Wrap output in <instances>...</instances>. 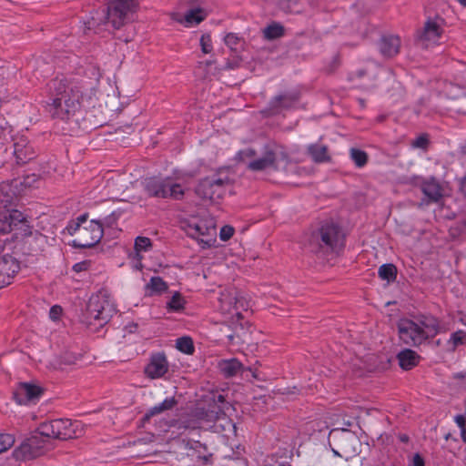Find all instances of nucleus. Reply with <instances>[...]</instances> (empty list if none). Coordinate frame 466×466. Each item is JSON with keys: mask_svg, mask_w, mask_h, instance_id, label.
Instances as JSON below:
<instances>
[{"mask_svg": "<svg viewBox=\"0 0 466 466\" xmlns=\"http://www.w3.org/2000/svg\"><path fill=\"white\" fill-rule=\"evenodd\" d=\"M116 306L110 295L100 290L93 294L86 304V322L91 324V320H98L100 325L106 323L116 313Z\"/></svg>", "mask_w": 466, "mask_h": 466, "instance_id": "0eeeda50", "label": "nucleus"}, {"mask_svg": "<svg viewBox=\"0 0 466 466\" xmlns=\"http://www.w3.org/2000/svg\"><path fill=\"white\" fill-rule=\"evenodd\" d=\"M40 434L48 438L67 440L82 434V423L69 419H56L43 422L38 427Z\"/></svg>", "mask_w": 466, "mask_h": 466, "instance_id": "6e6552de", "label": "nucleus"}, {"mask_svg": "<svg viewBox=\"0 0 466 466\" xmlns=\"http://www.w3.org/2000/svg\"><path fill=\"white\" fill-rule=\"evenodd\" d=\"M443 32V19L438 16L430 18L419 35V41L426 48L440 45Z\"/></svg>", "mask_w": 466, "mask_h": 466, "instance_id": "4468645a", "label": "nucleus"}, {"mask_svg": "<svg viewBox=\"0 0 466 466\" xmlns=\"http://www.w3.org/2000/svg\"><path fill=\"white\" fill-rule=\"evenodd\" d=\"M175 404H176L175 399L173 397H167L162 402L150 408L147 413V417L154 416V415L158 414L164 410L172 409L175 406Z\"/></svg>", "mask_w": 466, "mask_h": 466, "instance_id": "c756f323", "label": "nucleus"}, {"mask_svg": "<svg viewBox=\"0 0 466 466\" xmlns=\"http://www.w3.org/2000/svg\"><path fill=\"white\" fill-rule=\"evenodd\" d=\"M400 339L408 345H420L439 332L438 320L431 316H423L418 320L402 319L398 324Z\"/></svg>", "mask_w": 466, "mask_h": 466, "instance_id": "f03ea898", "label": "nucleus"}, {"mask_svg": "<svg viewBox=\"0 0 466 466\" xmlns=\"http://www.w3.org/2000/svg\"><path fill=\"white\" fill-rule=\"evenodd\" d=\"M72 363H74V360L71 359L65 362V364H72Z\"/></svg>", "mask_w": 466, "mask_h": 466, "instance_id": "4d7b16f0", "label": "nucleus"}, {"mask_svg": "<svg viewBox=\"0 0 466 466\" xmlns=\"http://www.w3.org/2000/svg\"><path fill=\"white\" fill-rule=\"evenodd\" d=\"M461 5L466 6V0H457Z\"/></svg>", "mask_w": 466, "mask_h": 466, "instance_id": "6e6d98bb", "label": "nucleus"}, {"mask_svg": "<svg viewBox=\"0 0 466 466\" xmlns=\"http://www.w3.org/2000/svg\"><path fill=\"white\" fill-rule=\"evenodd\" d=\"M200 47L204 54H209L213 50L212 40L209 34H203L200 37Z\"/></svg>", "mask_w": 466, "mask_h": 466, "instance_id": "ea45409f", "label": "nucleus"}, {"mask_svg": "<svg viewBox=\"0 0 466 466\" xmlns=\"http://www.w3.org/2000/svg\"><path fill=\"white\" fill-rule=\"evenodd\" d=\"M284 27L279 23H272L263 30V35L266 39L272 40L283 35Z\"/></svg>", "mask_w": 466, "mask_h": 466, "instance_id": "473e14b6", "label": "nucleus"}, {"mask_svg": "<svg viewBox=\"0 0 466 466\" xmlns=\"http://www.w3.org/2000/svg\"><path fill=\"white\" fill-rule=\"evenodd\" d=\"M239 160L247 164L251 171L275 170L278 168V154L275 148L269 145L263 147L258 154L252 148H246L238 153Z\"/></svg>", "mask_w": 466, "mask_h": 466, "instance_id": "423d86ee", "label": "nucleus"}, {"mask_svg": "<svg viewBox=\"0 0 466 466\" xmlns=\"http://www.w3.org/2000/svg\"><path fill=\"white\" fill-rule=\"evenodd\" d=\"M380 75H387V76H390V72L382 68L380 69Z\"/></svg>", "mask_w": 466, "mask_h": 466, "instance_id": "603ef678", "label": "nucleus"}, {"mask_svg": "<svg viewBox=\"0 0 466 466\" xmlns=\"http://www.w3.org/2000/svg\"><path fill=\"white\" fill-rule=\"evenodd\" d=\"M428 142V137L425 135H420L412 141L411 146L414 148L425 149Z\"/></svg>", "mask_w": 466, "mask_h": 466, "instance_id": "a18cd8bd", "label": "nucleus"}, {"mask_svg": "<svg viewBox=\"0 0 466 466\" xmlns=\"http://www.w3.org/2000/svg\"><path fill=\"white\" fill-rule=\"evenodd\" d=\"M15 443V437L9 433H0V453L6 451Z\"/></svg>", "mask_w": 466, "mask_h": 466, "instance_id": "58836bf2", "label": "nucleus"}, {"mask_svg": "<svg viewBox=\"0 0 466 466\" xmlns=\"http://www.w3.org/2000/svg\"><path fill=\"white\" fill-rule=\"evenodd\" d=\"M13 233L15 240H24L34 235L28 218L17 209L0 212V234Z\"/></svg>", "mask_w": 466, "mask_h": 466, "instance_id": "39448f33", "label": "nucleus"}, {"mask_svg": "<svg viewBox=\"0 0 466 466\" xmlns=\"http://www.w3.org/2000/svg\"><path fill=\"white\" fill-rule=\"evenodd\" d=\"M308 152L315 162H325L329 159L325 146L311 144L308 147Z\"/></svg>", "mask_w": 466, "mask_h": 466, "instance_id": "bb28decb", "label": "nucleus"}, {"mask_svg": "<svg viewBox=\"0 0 466 466\" xmlns=\"http://www.w3.org/2000/svg\"><path fill=\"white\" fill-rule=\"evenodd\" d=\"M168 370V362L164 353H156L150 357L145 367V374L154 380L163 377Z\"/></svg>", "mask_w": 466, "mask_h": 466, "instance_id": "a211bd4d", "label": "nucleus"}, {"mask_svg": "<svg viewBox=\"0 0 466 466\" xmlns=\"http://www.w3.org/2000/svg\"><path fill=\"white\" fill-rule=\"evenodd\" d=\"M183 228L190 238L197 239L203 248H210L217 242L216 221L210 215L192 218L184 223Z\"/></svg>", "mask_w": 466, "mask_h": 466, "instance_id": "20e7f679", "label": "nucleus"}, {"mask_svg": "<svg viewBox=\"0 0 466 466\" xmlns=\"http://www.w3.org/2000/svg\"><path fill=\"white\" fill-rule=\"evenodd\" d=\"M248 370H249V371H251V372H252V376H253V378H255V379H258V376L257 375V373H256L255 371H252V370H251L250 368H249Z\"/></svg>", "mask_w": 466, "mask_h": 466, "instance_id": "5fc2aeb1", "label": "nucleus"}, {"mask_svg": "<svg viewBox=\"0 0 466 466\" xmlns=\"http://www.w3.org/2000/svg\"><path fill=\"white\" fill-rule=\"evenodd\" d=\"M464 225L466 226V220L464 221Z\"/></svg>", "mask_w": 466, "mask_h": 466, "instance_id": "e2e57ef3", "label": "nucleus"}, {"mask_svg": "<svg viewBox=\"0 0 466 466\" xmlns=\"http://www.w3.org/2000/svg\"><path fill=\"white\" fill-rule=\"evenodd\" d=\"M43 389L34 382H21L14 390V399L19 405H31L39 400Z\"/></svg>", "mask_w": 466, "mask_h": 466, "instance_id": "dca6fc26", "label": "nucleus"}, {"mask_svg": "<svg viewBox=\"0 0 466 466\" xmlns=\"http://www.w3.org/2000/svg\"><path fill=\"white\" fill-rule=\"evenodd\" d=\"M185 429H188V428H201V427H204L203 425V422L202 421H198V423L194 424V425H190V424H185L183 426Z\"/></svg>", "mask_w": 466, "mask_h": 466, "instance_id": "8fccbe9b", "label": "nucleus"}, {"mask_svg": "<svg viewBox=\"0 0 466 466\" xmlns=\"http://www.w3.org/2000/svg\"><path fill=\"white\" fill-rule=\"evenodd\" d=\"M142 256H136L134 258L132 268L136 270H141L143 268V264L141 262Z\"/></svg>", "mask_w": 466, "mask_h": 466, "instance_id": "09e8293b", "label": "nucleus"}, {"mask_svg": "<svg viewBox=\"0 0 466 466\" xmlns=\"http://www.w3.org/2000/svg\"><path fill=\"white\" fill-rule=\"evenodd\" d=\"M400 46V40L399 36H383L380 41V51L382 56L391 57L399 52Z\"/></svg>", "mask_w": 466, "mask_h": 466, "instance_id": "4be33fe9", "label": "nucleus"}, {"mask_svg": "<svg viewBox=\"0 0 466 466\" xmlns=\"http://www.w3.org/2000/svg\"><path fill=\"white\" fill-rule=\"evenodd\" d=\"M454 421L457 426L460 428L461 437L465 441H466V419L462 414H458L454 417Z\"/></svg>", "mask_w": 466, "mask_h": 466, "instance_id": "a19ab883", "label": "nucleus"}, {"mask_svg": "<svg viewBox=\"0 0 466 466\" xmlns=\"http://www.w3.org/2000/svg\"><path fill=\"white\" fill-rule=\"evenodd\" d=\"M9 198H10V197L8 196L6 198L1 199V201L2 202H9Z\"/></svg>", "mask_w": 466, "mask_h": 466, "instance_id": "13d9d810", "label": "nucleus"}, {"mask_svg": "<svg viewBox=\"0 0 466 466\" xmlns=\"http://www.w3.org/2000/svg\"><path fill=\"white\" fill-rule=\"evenodd\" d=\"M207 419L205 421H213L212 425H208L214 432L223 433L227 435L228 433L236 434L237 427L236 424L226 416L223 412H214L211 411L206 415Z\"/></svg>", "mask_w": 466, "mask_h": 466, "instance_id": "f3484780", "label": "nucleus"}, {"mask_svg": "<svg viewBox=\"0 0 466 466\" xmlns=\"http://www.w3.org/2000/svg\"><path fill=\"white\" fill-rule=\"evenodd\" d=\"M411 464L412 466H425L424 459L419 453H415Z\"/></svg>", "mask_w": 466, "mask_h": 466, "instance_id": "de8ad7c7", "label": "nucleus"}, {"mask_svg": "<svg viewBox=\"0 0 466 466\" xmlns=\"http://www.w3.org/2000/svg\"><path fill=\"white\" fill-rule=\"evenodd\" d=\"M57 368L58 369H63V363L62 362L58 363Z\"/></svg>", "mask_w": 466, "mask_h": 466, "instance_id": "052dcab7", "label": "nucleus"}, {"mask_svg": "<svg viewBox=\"0 0 466 466\" xmlns=\"http://www.w3.org/2000/svg\"><path fill=\"white\" fill-rule=\"evenodd\" d=\"M0 140H2L1 143H4L11 137V127L7 122L2 120L0 121Z\"/></svg>", "mask_w": 466, "mask_h": 466, "instance_id": "79ce46f5", "label": "nucleus"}, {"mask_svg": "<svg viewBox=\"0 0 466 466\" xmlns=\"http://www.w3.org/2000/svg\"><path fill=\"white\" fill-rule=\"evenodd\" d=\"M350 157L359 167H363L367 162V154L358 148H351Z\"/></svg>", "mask_w": 466, "mask_h": 466, "instance_id": "c9c22d12", "label": "nucleus"}, {"mask_svg": "<svg viewBox=\"0 0 466 466\" xmlns=\"http://www.w3.org/2000/svg\"><path fill=\"white\" fill-rule=\"evenodd\" d=\"M461 184L462 189L466 191V174H465V177L462 178Z\"/></svg>", "mask_w": 466, "mask_h": 466, "instance_id": "3c124183", "label": "nucleus"}, {"mask_svg": "<svg viewBox=\"0 0 466 466\" xmlns=\"http://www.w3.org/2000/svg\"><path fill=\"white\" fill-rule=\"evenodd\" d=\"M296 102V97L289 96L288 95H282L275 97L271 101V106L273 109L279 111L280 108H289Z\"/></svg>", "mask_w": 466, "mask_h": 466, "instance_id": "7c9ffc66", "label": "nucleus"}, {"mask_svg": "<svg viewBox=\"0 0 466 466\" xmlns=\"http://www.w3.org/2000/svg\"><path fill=\"white\" fill-rule=\"evenodd\" d=\"M46 444V440L39 430L30 437L25 439L17 448L14 451V456L16 460L27 461L40 456L44 452Z\"/></svg>", "mask_w": 466, "mask_h": 466, "instance_id": "f8f14e48", "label": "nucleus"}, {"mask_svg": "<svg viewBox=\"0 0 466 466\" xmlns=\"http://www.w3.org/2000/svg\"><path fill=\"white\" fill-rule=\"evenodd\" d=\"M207 15L205 9L196 7L187 10L184 15L177 12L172 13L171 18L186 27H191L201 23Z\"/></svg>", "mask_w": 466, "mask_h": 466, "instance_id": "6ab92c4d", "label": "nucleus"}, {"mask_svg": "<svg viewBox=\"0 0 466 466\" xmlns=\"http://www.w3.org/2000/svg\"><path fill=\"white\" fill-rule=\"evenodd\" d=\"M7 187H8V185H7V184H3V185H1V186H0V190H1V191H4V190H5V188H6Z\"/></svg>", "mask_w": 466, "mask_h": 466, "instance_id": "864d4df0", "label": "nucleus"}, {"mask_svg": "<svg viewBox=\"0 0 466 466\" xmlns=\"http://www.w3.org/2000/svg\"><path fill=\"white\" fill-rule=\"evenodd\" d=\"M151 240L147 237H137L135 239V252L136 256H141V252H146L151 248Z\"/></svg>", "mask_w": 466, "mask_h": 466, "instance_id": "f704fd0d", "label": "nucleus"}, {"mask_svg": "<svg viewBox=\"0 0 466 466\" xmlns=\"http://www.w3.org/2000/svg\"><path fill=\"white\" fill-rule=\"evenodd\" d=\"M421 190L431 201L438 202L442 198L441 186L433 177L422 182Z\"/></svg>", "mask_w": 466, "mask_h": 466, "instance_id": "5701e85b", "label": "nucleus"}, {"mask_svg": "<svg viewBox=\"0 0 466 466\" xmlns=\"http://www.w3.org/2000/svg\"><path fill=\"white\" fill-rule=\"evenodd\" d=\"M234 234V228L231 226L226 225L220 228L219 238L222 241L228 240Z\"/></svg>", "mask_w": 466, "mask_h": 466, "instance_id": "c03bdc74", "label": "nucleus"}, {"mask_svg": "<svg viewBox=\"0 0 466 466\" xmlns=\"http://www.w3.org/2000/svg\"><path fill=\"white\" fill-rule=\"evenodd\" d=\"M342 432H344V433H346L347 435H350V437L353 438V436H351L348 431H346V430H342Z\"/></svg>", "mask_w": 466, "mask_h": 466, "instance_id": "bf43d9fd", "label": "nucleus"}, {"mask_svg": "<svg viewBox=\"0 0 466 466\" xmlns=\"http://www.w3.org/2000/svg\"><path fill=\"white\" fill-rule=\"evenodd\" d=\"M180 447L187 451V455L191 456L195 455L196 453L200 454L202 451L206 450L205 445H203L199 441L190 439H182Z\"/></svg>", "mask_w": 466, "mask_h": 466, "instance_id": "cd10ccee", "label": "nucleus"}, {"mask_svg": "<svg viewBox=\"0 0 466 466\" xmlns=\"http://www.w3.org/2000/svg\"><path fill=\"white\" fill-rule=\"evenodd\" d=\"M279 466H291V465H289V464H279Z\"/></svg>", "mask_w": 466, "mask_h": 466, "instance_id": "680f3d73", "label": "nucleus"}, {"mask_svg": "<svg viewBox=\"0 0 466 466\" xmlns=\"http://www.w3.org/2000/svg\"><path fill=\"white\" fill-rule=\"evenodd\" d=\"M224 42L231 50H237L242 44L241 38L234 33L227 34Z\"/></svg>", "mask_w": 466, "mask_h": 466, "instance_id": "4c0bfd02", "label": "nucleus"}, {"mask_svg": "<svg viewBox=\"0 0 466 466\" xmlns=\"http://www.w3.org/2000/svg\"><path fill=\"white\" fill-rule=\"evenodd\" d=\"M48 101L46 108L49 114L62 120L69 119L80 108L83 101L81 88L64 77H56L47 84Z\"/></svg>", "mask_w": 466, "mask_h": 466, "instance_id": "f257e3e1", "label": "nucleus"}, {"mask_svg": "<svg viewBox=\"0 0 466 466\" xmlns=\"http://www.w3.org/2000/svg\"><path fill=\"white\" fill-rule=\"evenodd\" d=\"M399 364L403 370H410L419 363L420 356L412 350L406 349L397 355Z\"/></svg>", "mask_w": 466, "mask_h": 466, "instance_id": "b1692460", "label": "nucleus"}, {"mask_svg": "<svg viewBox=\"0 0 466 466\" xmlns=\"http://www.w3.org/2000/svg\"><path fill=\"white\" fill-rule=\"evenodd\" d=\"M176 347L182 353L188 355L193 354L195 350L193 340L187 336L178 338L176 342Z\"/></svg>", "mask_w": 466, "mask_h": 466, "instance_id": "72a5a7b5", "label": "nucleus"}, {"mask_svg": "<svg viewBox=\"0 0 466 466\" xmlns=\"http://www.w3.org/2000/svg\"><path fill=\"white\" fill-rule=\"evenodd\" d=\"M14 155L18 164H24L32 159L35 153L27 139L21 137L14 142Z\"/></svg>", "mask_w": 466, "mask_h": 466, "instance_id": "aec40b11", "label": "nucleus"}, {"mask_svg": "<svg viewBox=\"0 0 466 466\" xmlns=\"http://www.w3.org/2000/svg\"><path fill=\"white\" fill-rule=\"evenodd\" d=\"M143 184L146 192L151 197L180 199L184 196L182 186L170 177H149L145 178Z\"/></svg>", "mask_w": 466, "mask_h": 466, "instance_id": "1a4fd4ad", "label": "nucleus"}, {"mask_svg": "<svg viewBox=\"0 0 466 466\" xmlns=\"http://www.w3.org/2000/svg\"><path fill=\"white\" fill-rule=\"evenodd\" d=\"M228 185V177L214 175L200 180L196 187V194L203 199L216 201L225 195Z\"/></svg>", "mask_w": 466, "mask_h": 466, "instance_id": "9d476101", "label": "nucleus"}, {"mask_svg": "<svg viewBox=\"0 0 466 466\" xmlns=\"http://www.w3.org/2000/svg\"><path fill=\"white\" fill-rule=\"evenodd\" d=\"M138 0H112L107 6L108 22L114 28H120L129 14L135 12Z\"/></svg>", "mask_w": 466, "mask_h": 466, "instance_id": "9b49d317", "label": "nucleus"}, {"mask_svg": "<svg viewBox=\"0 0 466 466\" xmlns=\"http://www.w3.org/2000/svg\"><path fill=\"white\" fill-rule=\"evenodd\" d=\"M217 367L225 378L238 375L243 369V364L236 358L222 359L218 361Z\"/></svg>", "mask_w": 466, "mask_h": 466, "instance_id": "412c9836", "label": "nucleus"}, {"mask_svg": "<svg viewBox=\"0 0 466 466\" xmlns=\"http://www.w3.org/2000/svg\"><path fill=\"white\" fill-rule=\"evenodd\" d=\"M344 238L338 224L324 222L311 233L309 249L313 252L338 253L344 246Z\"/></svg>", "mask_w": 466, "mask_h": 466, "instance_id": "7ed1b4c3", "label": "nucleus"}, {"mask_svg": "<svg viewBox=\"0 0 466 466\" xmlns=\"http://www.w3.org/2000/svg\"><path fill=\"white\" fill-rule=\"evenodd\" d=\"M378 274L381 279L390 282L396 279L397 269L393 264L386 263L379 268Z\"/></svg>", "mask_w": 466, "mask_h": 466, "instance_id": "2f4dec72", "label": "nucleus"}, {"mask_svg": "<svg viewBox=\"0 0 466 466\" xmlns=\"http://www.w3.org/2000/svg\"><path fill=\"white\" fill-rule=\"evenodd\" d=\"M89 267H90V262L87 260H83V261L74 264L72 267V269L75 272L78 273V272H82V271H86L89 268Z\"/></svg>", "mask_w": 466, "mask_h": 466, "instance_id": "49530a36", "label": "nucleus"}, {"mask_svg": "<svg viewBox=\"0 0 466 466\" xmlns=\"http://www.w3.org/2000/svg\"><path fill=\"white\" fill-rule=\"evenodd\" d=\"M168 286L162 278L158 276H153L145 286V292L147 295L154 296L165 292Z\"/></svg>", "mask_w": 466, "mask_h": 466, "instance_id": "393cba45", "label": "nucleus"}, {"mask_svg": "<svg viewBox=\"0 0 466 466\" xmlns=\"http://www.w3.org/2000/svg\"><path fill=\"white\" fill-rule=\"evenodd\" d=\"M186 303L187 301L182 294L176 291L167 302V309L168 312L180 313L184 310Z\"/></svg>", "mask_w": 466, "mask_h": 466, "instance_id": "a878e982", "label": "nucleus"}, {"mask_svg": "<svg viewBox=\"0 0 466 466\" xmlns=\"http://www.w3.org/2000/svg\"><path fill=\"white\" fill-rule=\"evenodd\" d=\"M465 339H466V332L460 329V330L453 332L451 335L448 343L451 344L452 349L454 350L458 346L464 344Z\"/></svg>", "mask_w": 466, "mask_h": 466, "instance_id": "e433bc0d", "label": "nucleus"}, {"mask_svg": "<svg viewBox=\"0 0 466 466\" xmlns=\"http://www.w3.org/2000/svg\"><path fill=\"white\" fill-rule=\"evenodd\" d=\"M63 314V309L59 305H54L49 310V319L52 321H58Z\"/></svg>", "mask_w": 466, "mask_h": 466, "instance_id": "37998d69", "label": "nucleus"}, {"mask_svg": "<svg viewBox=\"0 0 466 466\" xmlns=\"http://www.w3.org/2000/svg\"><path fill=\"white\" fill-rule=\"evenodd\" d=\"M6 238H0V250ZM20 269L19 261L9 253L0 254V289L11 284L12 279Z\"/></svg>", "mask_w": 466, "mask_h": 466, "instance_id": "2eb2a0df", "label": "nucleus"}, {"mask_svg": "<svg viewBox=\"0 0 466 466\" xmlns=\"http://www.w3.org/2000/svg\"><path fill=\"white\" fill-rule=\"evenodd\" d=\"M87 223V215L82 214L78 216L76 219L68 222L66 229L69 235L74 236L77 234L79 236L81 232V228Z\"/></svg>", "mask_w": 466, "mask_h": 466, "instance_id": "c85d7f7f", "label": "nucleus"}, {"mask_svg": "<svg viewBox=\"0 0 466 466\" xmlns=\"http://www.w3.org/2000/svg\"><path fill=\"white\" fill-rule=\"evenodd\" d=\"M104 229L101 222L96 219H91L81 228L79 236L72 240L74 248H91L96 245L102 238Z\"/></svg>", "mask_w": 466, "mask_h": 466, "instance_id": "ddd939ff", "label": "nucleus"}]
</instances>
